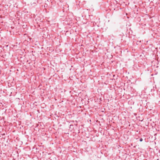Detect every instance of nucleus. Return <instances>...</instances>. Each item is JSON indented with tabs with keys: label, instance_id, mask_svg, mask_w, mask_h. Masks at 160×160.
I'll return each instance as SVG.
<instances>
[{
	"label": "nucleus",
	"instance_id": "obj_1",
	"mask_svg": "<svg viewBox=\"0 0 160 160\" xmlns=\"http://www.w3.org/2000/svg\"><path fill=\"white\" fill-rule=\"evenodd\" d=\"M120 35L121 36H122V38H123V37H124V36H125V35ZM121 41H122L123 40V39L122 38L121 39Z\"/></svg>",
	"mask_w": 160,
	"mask_h": 160
},
{
	"label": "nucleus",
	"instance_id": "obj_2",
	"mask_svg": "<svg viewBox=\"0 0 160 160\" xmlns=\"http://www.w3.org/2000/svg\"><path fill=\"white\" fill-rule=\"evenodd\" d=\"M143 140V139L142 138H140L139 139V141L140 142H142Z\"/></svg>",
	"mask_w": 160,
	"mask_h": 160
},
{
	"label": "nucleus",
	"instance_id": "obj_3",
	"mask_svg": "<svg viewBox=\"0 0 160 160\" xmlns=\"http://www.w3.org/2000/svg\"><path fill=\"white\" fill-rule=\"evenodd\" d=\"M73 126V125H70V126Z\"/></svg>",
	"mask_w": 160,
	"mask_h": 160
},
{
	"label": "nucleus",
	"instance_id": "obj_4",
	"mask_svg": "<svg viewBox=\"0 0 160 160\" xmlns=\"http://www.w3.org/2000/svg\"><path fill=\"white\" fill-rule=\"evenodd\" d=\"M104 110H103V111H102V112H103Z\"/></svg>",
	"mask_w": 160,
	"mask_h": 160
},
{
	"label": "nucleus",
	"instance_id": "obj_5",
	"mask_svg": "<svg viewBox=\"0 0 160 160\" xmlns=\"http://www.w3.org/2000/svg\"><path fill=\"white\" fill-rule=\"evenodd\" d=\"M104 110H103V111H102V112H103Z\"/></svg>",
	"mask_w": 160,
	"mask_h": 160
}]
</instances>
